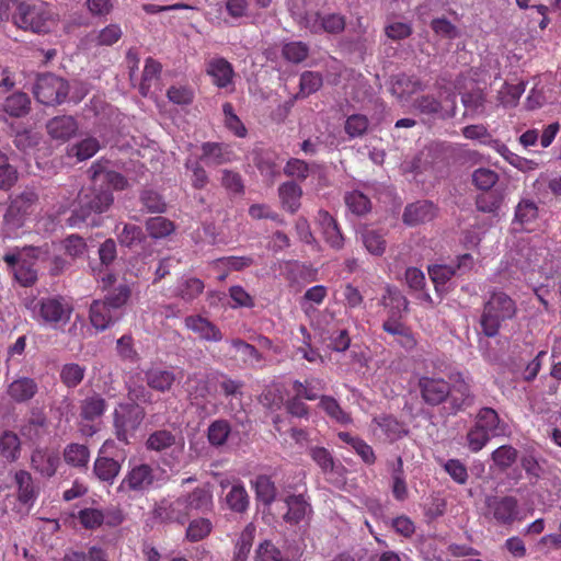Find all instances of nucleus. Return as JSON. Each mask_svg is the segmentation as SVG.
<instances>
[{"mask_svg":"<svg viewBox=\"0 0 561 561\" xmlns=\"http://www.w3.org/2000/svg\"><path fill=\"white\" fill-rule=\"evenodd\" d=\"M26 217L21 213H13L10 216V206L8 207L3 219V233L5 238H16L19 230L23 227Z\"/></svg>","mask_w":561,"mask_h":561,"instance_id":"052dcab7","label":"nucleus"},{"mask_svg":"<svg viewBox=\"0 0 561 561\" xmlns=\"http://www.w3.org/2000/svg\"><path fill=\"white\" fill-rule=\"evenodd\" d=\"M253 486L255 490L257 501L265 505H270L274 501L276 496V489L268 477L259 476L253 481Z\"/></svg>","mask_w":561,"mask_h":561,"instance_id":"37998d69","label":"nucleus"},{"mask_svg":"<svg viewBox=\"0 0 561 561\" xmlns=\"http://www.w3.org/2000/svg\"><path fill=\"white\" fill-rule=\"evenodd\" d=\"M47 250L43 248H27L19 253H9L4 255V261L12 267L15 279L23 286L32 285L37 278V272L34 267L36 260L44 259Z\"/></svg>","mask_w":561,"mask_h":561,"instance_id":"0eeeda50","label":"nucleus"},{"mask_svg":"<svg viewBox=\"0 0 561 561\" xmlns=\"http://www.w3.org/2000/svg\"><path fill=\"white\" fill-rule=\"evenodd\" d=\"M422 397L430 404H439L449 397L450 387L442 378L422 377L419 381Z\"/></svg>","mask_w":561,"mask_h":561,"instance_id":"dca6fc26","label":"nucleus"},{"mask_svg":"<svg viewBox=\"0 0 561 561\" xmlns=\"http://www.w3.org/2000/svg\"><path fill=\"white\" fill-rule=\"evenodd\" d=\"M497 180V173L486 168L477 169L472 174L473 184L482 191L492 188Z\"/></svg>","mask_w":561,"mask_h":561,"instance_id":"338daca9","label":"nucleus"},{"mask_svg":"<svg viewBox=\"0 0 561 561\" xmlns=\"http://www.w3.org/2000/svg\"><path fill=\"white\" fill-rule=\"evenodd\" d=\"M345 27V20L339 14L321 16L318 12L311 21L307 22V30L313 34L322 32L339 33Z\"/></svg>","mask_w":561,"mask_h":561,"instance_id":"5701e85b","label":"nucleus"},{"mask_svg":"<svg viewBox=\"0 0 561 561\" xmlns=\"http://www.w3.org/2000/svg\"><path fill=\"white\" fill-rule=\"evenodd\" d=\"M85 367L77 363L65 364L60 369V380L68 388L77 387L84 378Z\"/></svg>","mask_w":561,"mask_h":561,"instance_id":"79ce46f5","label":"nucleus"},{"mask_svg":"<svg viewBox=\"0 0 561 561\" xmlns=\"http://www.w3.org/2000/svg\"><path fill=\"white\" fill-rule=\"evenodd\" d=\"M174 229L173 222L164 217H153L147 221V230L152 238L169 236Z\"/></svg>","mask_w":561,"mask_h":561,"instance_id":"e2e57ef3","label":"nucleus"},{"mask_svg":"<svg viewBox=\"0 0 561 561\" xmlns=\"http://www.w3.org/2000/svg\"><path fill=\"white\" fill-rule=\"evenodd\" d=\"M32 468L44 477L55 474L59 465V455L51 449H36L31 458Z\"/></svg>","mask_w":561,"mask_h":561,"instance_id":"6ab92c4d","label":"nucleus"},{"mask_svg":"<svg viewBox=\"0 0 561 561\" xmlns=\"http://www.w3.org/2000/svg\"><path fill=\"white\" fill-rule=\"evenodd\" d=\"M213 491L208 484L195 488L192 492L182 493L174 500L162 502L160 508L167 518L184 523L191 515L207 513L213 510Z\"/></svg>","mask_w":561,"mask_h":561,"instance_id":"f03ea898","label":"nucleus"},{"mask_svg":"<svg viewBox=\"0 0 561 561\" xmlns=\"http://www.w3.org/2000/svg\"><path fill=\"white\" fill-rule=\"evenodd\" d=\"M486 515L499 525H512L519 517L518 501L514 496H488Z\"/></svg>","mask_w":561,"mask_h":561,"instance_id":"9d476101","label":"nucleus"},{"mask_svg":"<svg viewBox=\"0 0 561 561\" xmlns=\"http://www.w3.org/2000/svg\"><path fill=\"white\" fill-rule=\"evenodd\" d=\"M118 318L119 313L115 312L105 301L95 300L90 307V322L98 331L106 330Z\"/></svg>","mask_w":561,"mask_h":561,"instance_id":"a211bd4d","label":"nucleus"},{"mask_svg":"<svg viewBox=\"0 0 561 561\" xmlns=\"http://www.w3.org/2000/svg\"><path fill=\"white\" fill-rule=\"evenodd\" d=\"M402 316L387 314V319L382 323V329L397 337V341L405 348H412L415 340L408 327L401 321Z\"/></svg>","mask_w":561,"mask_h":561,"instance_id":"412c9836","label":"nucleus"},{"mask_svg":"<svg viewBox=\"0 0 561 561\" xmlns=\"http://www.w3.org/2000/svg\"><path fill=\"white\" fill-rule=\"evenodd\" d=\"M278 193L284 208L290 213L298 210L302 195V190L299 185L294 182H286L279 186Z\"/></svg>","mask_w":561,"mask_h":561,"instance_id":"473e14b6","label":"nucleus"},{"mask_svg":"<svg viewBox=\"0 0 561 561\" xmlns=\"http://www.w3.org/2000/svg\"><path fill=\"white\" fill-rule=\"evenodd\" d=\"M371 431L375 435L380 431L389 442L398 440L408 433L405 425L389 414H379L374 416L371 421Z\"/></svg>","mask_w":561,"mask_h":561,"instance_id":"4468645a","label":"nucleus"},{"mask_svg":"<svg viewBox=\"0 0 561 561\" xmlns=\"http://www.w3.org/2000/svg\"><path fill=\"white\" fill-rule=\"evenodd\" d=\"M207 164H222L234 159L232 151L226 145L206 142L203 145V157Z\"/></svg>","mask_w":561,"mask_h":561,"instance_id":"bb28decb","label":"nucleus"},{"mask_svg":"<svg viewBox=\"0 0 561 561\" xmlns=\"http://www.w3.org/2000/svg\"><path fill=\"white\" fill-rule=\"evenodd\" d=\"M0 453L9 461H14L20 455V439L16 434L5 432L0 437Z\"/></svg>","mask_w":561,"mask_h":561,"instance_id":"8fccbe9b","label":"nucleus"},{"mask_svg":"<svg viewBox=\"0 0 561 561\" xmlns=\"http://www.w3.org/2000/svg\"><path fill=\"white\" fill-rule=\"evenodd\" d=\"M78 519L85 529H95L104 523V513L98 508H83L79 511Z\"/></svg>","mask_w":561,"mask_h":561,"instance_id":"0e129e2a","label":"nucleus"},{"mask_svg":"<svg viewBox=\"0 0 561 561\" xmlns=\"http://www.w3.org/2000/svg\"><path fill=\"white\" fill-rule=\"evenodd\" d=\"M144 416L145 412L138 404H119L114 411L116 437L128 443L129 436L139 427Z\"/></svg>","mask_w":561,"mask_h":561,"instance_id":"1a4fd4ad","label":"nucleus"},{"mask_svg":"<svg viewBox=\"0 0 561 561\" xmlns=\"http://www.w3.org/2000/svg\"><path fill=\"white\" fill-rule=\"evenodd\" d=\"M64 456L67 463L75 467H85L90 458V453L84 445L70 444L65 449Z\"/></svg>","mask_w":561,"mask_h":561,"instance_id":"49530a36","label":"nucleus"},{"mask_svg":"<svg viewBox=\"0 0 561 561\" xmlns=\"http://www.w3.org/2000/svg\"><path fill=\"white\" fill-rule=\"evenodd\" d=\"M506 433V425L500 420L495 410L483 408L479 411L474 425L467 434V446L472 453L480 451L491 437Z\"/></svg>","mask_w":561,"mask_h":561,"instance_id":"20e7f679","label":"nucleus"},{"mask_svg":"<svg viewBox=\"0 0 561 561\" xmlns=\"http://www.w3.org/2000/svg\"><path fill=\"white\" fill-rule=\"evenodd\" d=\"M146 378L149 387L162 392L169 390L175 380V376L171 370L161 368L148 370Z\"/></svg>","mask_w":561,"mask_h":561,"instance_id":"e433bc0d","label":"nucleus"},{"mask_svg":"<svg viewBox=\"0 0 561 561\" xmlns=\"http://www.w3.org/2000/svg\"><path fill=\"white\" fill-rule=\"evenodd\" d=\"M184 439L182 437L174 436L171 432L160 430L152 433L147 439V448L156 451H161L171 448V456L173 462L170 465L171 468L179 467L181 458L184 453Z\"/></svg>","mask_w":561,"mask_h":561,"instance_id":"9b49d317","label":"nucleus"},{"mask_svg":"<svg viewBox=\"0 0 561 561\" xmlns=\"http://www.w3.org/2000/svg\"><path fill=\"white\" fill-rule=\"evenodd\" d=\"M526 84L520 81L516 84L504 83L497 92V102L503 107H515L523 93L525 92Z\"/></svg>","mask_w":561,"mask_h":561,"instance_id":"f704fd0d","label":"nucleus"},{"mask_svg":"<svg viewBox=\"0 0 561 561\" xmlns=\"http://www.w3.org/2000/svg\"><path fill=\"white\" fill-rule=\"evenodd\" d=\"M421 90H423L421 82L407 76L399 77L392 85V93L401 100Z\"/></svg>","mask_w":561,"mask_h":561,"instance_id":"a18cd8bd","label":"nucleus"},{"mask_svg":"<svg viewBox=\"0 0 561 561\" xmlns=\"http://www.w3.org/2000/svg\"><path fill=\"white\" fill-rule=\"evenodd\" d=\"M319 407L327 413L331 420L341 424L347 425L352 422L351 415L344 411L340 403L330 396H322L319 401Z\"/></svg>","mask_w":561,"mask_h":561,"instance_id":"72a5a7b5","label":"nucleus"},{"mask_svg":"<svg viewBox=\"0 0 561 561\" xmlns=\"http://www.w3.org/2000/svg\"><path fill=\"white\" fill-rule=\"evenodd\" d=\"M345 203L351 211L356 215L365 214L370 207L369 199L358 191L347 193L345 196Z\"/></svg>","mask_w":561,"mask_h":561,"instance_id":"774afa93","label":"nucleus"},{"mask_svg":"<svg viewBox=\"0 0 561 561\" xmlns=\"http://www.w3.org/2000/svg\"><path fill=\"white\" fill-rule=\"evenodd\" d=\"M392 493L394 497L402 501L408 495V488L403 474V461L401 457L397 458V465L392 470Z\"/></svg>","mask_w":561,"mask_h":561,"instance_id":"4d7b16f0","label":"nucleus"},{"mask_svg":"<svg viewBox=\"0 0 561 561\" xmlns=\"http://www.w3.org/2000/svg\"><path fill=\"white\" fill-rule=\"evenodd\" d=\"M105 410V400L100 394L93 393L81 401L80 416L83 421H94L101 417Z\"/></svg>","mask_w":561,"mask_h":561,"instance_id":"c85d7f7f","label":"nucleus"},{"mask_svg":"<svg viewBox=\"0 0 561 561\" xmlns=\"http://www.w3.org/2000/svg\"><path fill=\"white\" fill-rule=\"evenodd\" d=\"M288 10L294 20L306 30L307 22L311 21L317 13L308 9L306 0H289Z\"/></svg>","mask_w":561,"mask_h":561,"instance_id":"3c124183","label":"nucleus"},{"mask_svg":"<svg viewBox=\"0 0 561 561\" xmlns=\"http://www.w3.org/2000/svg\"><path fill=\"white\" fill-rule=\"evenodd\" d=\"M16 180V169L9 162L8 156L0 151V190H9Z\"/></svg>","mask_w":561,"mask_h":561,"instance_id":"6e6d98bb","label":"nucleus"},{"mask_svg":"<svg viewBox=\"0 0 561 561\" xmlns=\"http://www.w3.org/2000/svg\"><path fill=\"white\" fill-rule=\"evenodd\" d=\"M362 242L373 255L380 256L386 251L387 241L385 234L375 228H364L360 232Z\"/></svg>","mask_w":561,"mask_h":561,"instance_id":"7c9ffc66","label":"nucleus"},{"mask_svg":"<svg viewBox=\"0 0 561 561\" xmlns=\"http://www.w3.org/2000/svg\"><path fill=\"white\" fill-rule=\"evenodd\" d=\"M538 208L530 201H522L515 210V220L523 229L530 230L529 225L537 218Z\"/></svg>","mask_w":561,"mask_h":561,"instance_id":"c03bdc74","label":"nucleus"},{"mask_svg":"<svg viewBox=\"0 0 561 561\" xmlns=\"http://www.w3.org/2000/svg\"><path fill=\"white\" fill-rule=\"evenodd\" d=\"M317 222L327 243L333 249H341L343 247L344 239L332 216H330L325 210H319Z\"/></svg>","mask_w":561,"mask_h":561,"instance_id":"4be33fe9","label":"nucleus"},{"mask_svg":"<svg viewBox=\"0 0 561 561\" xmlns=\"http://www.w3.org/2000/svg\"><path fill=\"white\" fill-rule=\"evenodd\" d=\"M18 485V499L24 504L32 505L37 496V491L30 472L20 470L14 476Z\"/></svg>","mask_w":561,"mask_h":561,"instance_id":"cd10ccee","label":"nucleus"},{"mask_svg":"<svg viewBox=\"0 0 561 561\" xmlns=\"http://www.w3.org/2000/svg\"><path fill=\"white\" fill-rule=\"evenodd\" d=\"M255 536V526L249 524L240 534L234 547V561H247Z\"/></svg>","mask_w":561,"mask_h":561,"instance_id":"4c0bfd02","label":"nucleus"},{"mask_svg":"<svg viewBox=\"0 0 561 561\" xmlns=\"http://www.w3.org/2000/svg\"><path fill=\"white\" fill-rule=\"evenodd\" d=\"M226 503L230 510L242 513L249 506V495L244 486L240 483L233 484L226 495Z\"/></svg>","mask_w":561,"mask_h":561,"instance_id":"a19ab883","label":"nucleus"},{"mask_svg":"<svg viewBox=\"0 0 561 561\" xmlns=\"http://www.w3.org/2000/svg\"><path fill=\"white\" fill-rule=\"evenodd\" d=\"M224 124L228 130H230L237 137H245L247 128L234 113L233 106L230 103L222 105Z\"/></svg>","mask_w":561,"mask_h":561,"instance_id":"de8ad7c7","label":"nucleus"},{"mask_svg":"<svg viewBox=\"0 0 561 561\" xmlns=\"http://www.w3.org/2000/svg\"><path fill=\"white\" fill-rule=\"evenodd\" d=\"M380 305L386 309L387 314L403 316L408 310V300L397 288L387 286L381 297Z\"/></svg>","mask_w":561,"mask_h":561,"instance_id":"393cba45","label":"nucleus"},{"mask_svg":"<svg viewBox=\"0 0 561 561\" xmlns=\"http://www.w3.org/2000/svg\"><path fill=\"white\" fill-rule=\"evenodd\" d=\"M100 149L99 141L93 137H88L80 142L71 146L67 150L69 157H76L78 161H84L93 157Z\"/></svg>","mask_w":561,"mask_h":561,"instance_id":"58836bf2","label":"nucleus"},{"mask_svg":"<svg viewBox=\"0 0 561 561\" xmlns=\"http://www.w3.org/2000/svg\"><path fill=\"white\" fill-rule=\"evenodd\" d=\"M131 290L128 285L121 284L113 291H111L106 298L105 302L115 311L118 310L126 305L130 297Z\"/></svg>","mask_w":561,"mask_h":561,"instance_id":"680f3d73","label":"nucleus"},{"mask_svg":"<svg viewBox=\"0 0 561 561\" xmlns=\"http://www.w3.org/2000/svg\"><path fill=\"white\" fill-rule=\"evenodd\" d=\"M229 343L231 347H233L236 352L240 354L242 360L245 364L256 365L261 362V355L253 345L241 340H231Z\"/></svg>","mask_w":561,"mask_h":561,"instance_id":"bf43d9fd","label":"nucleus"},{"mask_svg":"<svg viewBox=\"0 0 561 561\" xmlns=\"http://www.w3.org/2000/svg\"><path fill=\"white\" fill-rule=\"evenodd\" d=\"M255 561H291L268 540L260 543L255 551Z\"/></svg>","mask_w":561,"mask_h":561,"instance_id":"69168bd1","label":"nucleus"},{"mask_svg":"<svg viewBox=\"0 0 561 561\" xmlns=\"http://www.w3.org/2000/svg\"><path fill=\"white\" fill-rule=\"evenodd\" d=\"M213 529V524L209 519L201 517L192 520L186 529V538L190 541H199L207 537Z\"/></svg>","mask_w":561,"mask_h":561,"instance_id":"603ef678","label":"nucleus"},{"mask_svg":"<svg viewBox=\"0 0 561 561\" xmlns=\"http://www.w3.org/2000/svg\"><path fill=\"white\" fill-rule=\"evenodd\" d=\"M449 400L456 411L470 407L473 403L470 385L463 379L456 380L450 387Z\"/></svg>","mask_w":561,"mask_h":561,"instance_id":"a878e982","label":"nucleus"},{"mask_svg":"<svg viewBox=\"0 0 561 561\" xmlns=\"http://www.w3.org/2000/svg\"><path fill=\"white\" fill-rule=\"evenodd\" d=\"M230 434V425L225 420L213 422L208 427V440L214 446H221Z\"/></svg>","mask_w":561,"mask_h":561,"instance_id":"13d9d810","label":"nucleus"},{"mask_svg":"<svg viewBox=\"0 0 561 561\" xmlns=\"http://www.w3.org/2000/svg\"><path fill=\"white\" fill-rule=\"evenodd\" d=\"M184 324L187 330L192 331L201 340L219 342L222 339V333L219 328L199 314L186 317Z\"/></svg>","mask_w":561,"mask_h":561,"instance_id":"2eb2a0df","label":"nucleus"},{"mask_svg":"<svg viewBox=\"0 0 561 561\" xmlns=\"http://www.w3.org/2000/svg\"><path fill=\"white\" fill-rule=\"evenodd\" d=\"M516 312L515 302L506 294L499 291L492 294L484 305L481 316V327L486 336H495L502 323L514 317Z\"/></svg>","mask_w":561,"mask_h":561,"instance_id":"423d86ee","label":"nucleus"},{"mask_svg":"<svg viewBox=\"0 0 561 561\" xmlns=\"http://www.w3.org/2000/svg\"><path fill=\"white\" fill-rule=\"evenodd\" d=\"M77 130L78 123L72 116H57L47 123V131L56 140L67 141L76 135Z\"/></svg>","mask_w":561,"mask_h":561,"instance_id":"aec40b11","label":"nucleus"},{"mask_svg":"<svg viewBox=\"0 0 561 561\" xmlns=\"http://www.w3.org/2000/svg\"><path fill=\"white\" fill-rule=\"evenodd\" d=\"M288 507L285 514V520L288 523L297 524L301 522L311 511L309 503L304 495H291L286 499Z\"/></svg>","mask_w":561,"mask_h":561,"instance_id":"c756f323","label":"nucleus"},{"mask_svg":"<svg viewBox=\"0 0 561 561\" xmlns=\"http://www.w3.org/2000/svg\"><path fill=\"white\" fill-rule=\"evenodd\" d=\"M90 171L92 185L80 193L79 206L69 218L71 226L89 222L91 215L108 210L114 202L110 187L122 191L128 186V181L122 174L108 169L107 164L94 163ZM90 224L95 225L96 221L92 219Z\"/></svg>","mask_w":561,"mask_h":561,"instance_id":"f257e3e1","label":"nucleus"},{"mask_svg":"<svg viewBox=\"0 0 561 561\" xmlns=\"http://www.w3.org/2000/svg\"><path fill=\"white\" fill-rule=\"evenodd\" d=\"M13 23L22 30L34 33L49 32L56 24L55 13L46 3H13Z\"/></svg>","mask_w":561,"mask_h":561,"instance_id":"7ed1b4c3","label":"nucleus"},{"mask_svg":"<svg viewBox=\"0 0 561 561\" xmlns=\"http://www.w3.org/2000/svg\"><path fill=\"white\" fill-rule=\"evenodd\" d=\"M31 101L25 93L18 92L7 98L3 108L7 114L14 117H21L27 114Z\"/></svg>","mask_w":561,"mask_h":561,"instance_id":"ea45409f","label":"nucleus"},{"mask_svg":"<svg viewBox=\"0 0 561 561\" xmlns=\"http://www.w3.org/2000/svg\"><path fill=\"white\" fill-rule=\"evenodd\" d=\"M324 389V383L319 379L306 380L305 383L300 381L293 382V390L297 397L307 400H316L318 392Z\"/></svg>","mask_w":561,"mask_h":561,"instance_id":"09e8293b","label":"nucleus"},{"mask_svg":"<svg viewBox=\"0 0 561 561\" xmlns=\"http://www.w3.org/2000/svg\"><path fill=\"white\" fill-rule=\"evenodd\" d=\"M25 307L35 320L50 327L66 323L72 311L71 304L60 296L26 299Z\"/></svg>","mask_w":561,"mask_h":561,"instance_id":"39448f33","label":"nucleus"},{"mask_svg":"<svg viewBox=\"0 0 561 561\" xmlns=\"http://www.w3.org/2000/svg\"><path fill=\"white\" fill-rule=\"evenodd\" d=\"M37 391L36 382L28 377H21L9 386V394L19 402L27 401L34 397Z\"/></svg>","mask_w":561,"mask_h":561,"instance_id":"2f4dec72","label":"nucleus"},{"mask_svg":"<svg viewBox=\"0 0 561 561\" xmlns=\"http://www.w3.org/2000/svg\"><path fill=\"white\" fill-rule=\"evenodd\" d=\"M68 91L67 81L53 73L38 76L33 88L37 101L46 105L60 104L66 99Z\"/></svg>","mask_w":561,"mask_h":561,"instance_id":"6e6552de","label":"nucleus"},{"mask_svg":"<svg viewBox=\"0 0 561 561\" xmlns=\"http://www.w3.org/2000/svg\"><path fill=\"white\" fill-rule=\"evenodd\" d=\"M37 196L34 192H23L15 196L10 203V215L18 211L27 217L32 213V207L35 204Z\"/></svg>","mask_w":561,"mask_h":561,"instance_id":"864d4df0","label":"nucleus"},{"mask_svg":"<svg viewBox=\"0 0 561 561\" xmlns=\"http://www.w3.org/2000/svg\"><path fill=\"white\" fill-rule=\"evenodd\" d=\"M153 469L149 465L139 463L130 467L118 489L121 491L144 492L153 484Z\"/></svg>","mask_w":561,"mask_h":561,"instance_id":"f8f14e48","label":"nucleus"},{"mask_svg":"<svg viewBox=\"0 0 561 561\" xmlns=\"http://www.w3.org/2000/svg\"><path fill=\"white\" fill-rule=\"evenodd\" d=\"M207 75L211 77L213 82L218 88H228L232 84L233 68L225 58L216 57L207 64Z\"/></svg>","mask_w":561,"mask_h":561,"instance_id":"f3484780","label":"nucleus"},{"mask_svg":"<svg viewBox=\"0 0 561 561\" xmlns=\"http://www.w3.org/2000/svg\"><path fill=\"white\" fill-rule=\"evenodd\" d=\"M455 273L456 268L450 265H435L428 268V274L435 285L436 291L445 290L446 283Z\"/></svg>","mask_w":561,"mask_h":561,"instance_id":"5fc2aeb1","label":"nucleus"},{"mask_svg":"<svg viewBox=\"0 0 561 561\" xmlns=\"http://www.w3.org/2000/svg\"><path fill=\"white\" fill-rule=\"evenodd\" d=\"M113 447V440L104 442L94 462V473L102 481L112 482L121 471V463L110 457V449Z\"/></svg>","mask_w":561,"mask_h":561,"instance_id":"ddd939ff","label":"nucleus"},{"mask_svg":"<svg viewBox=\"0 0 561 561\" xmlns=\"http://www.w3.org/2000/svg\"><path fill=\"white\" fill-rule=\"evenodd\" d=\"M435 217V207L428 201H421L407 206L403 220L409 226H416L432 220Z\"/></svg>","mask_w":561,"mask_h":561,"instance_id":"b1692460","label":"nucleus"},{"mask_svg":"<svg viewBox=\"0 0 561 561\" xmlns=\"http://www.w3.org/2000/svg\"><path fill=\"white\" fill-rule=\"evenodd\" d=\"M204 290V283L196 277H182L179 279L175 296L181 297L185 301H192L197 298Z\"/></svg>","mask_w":561,"mask_h":561,"instance_id":"c9c22d12","label":"nucleus"}]
</instances>
